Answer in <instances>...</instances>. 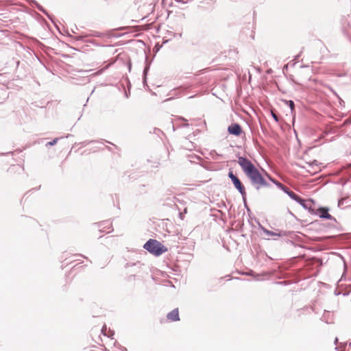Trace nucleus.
Returning <instances> with one entry per match:
<instances>
[{
	"instance_id": "obj_7",
	"label": "nucleus",
	"mask_w": 351,
	"mask_h": 351,
	"mask_svg": "<svg viewBox=\"0 0 351 351\" xmlns=\"http://www.w3.org/2000/svg\"><path fill=\"white\" fill-rule=\"evenodd\" d=\"M289 195L294 200L297 201L298 202H299L300 204H303L304 203V199H302L300 196H298V195H296L295 193H293V191H291V192H289L288 193Z\"/></svg>"
},
{
	"instance_id": "obj_6",
	"label": "nucleus",
	"mask_w": 351,
	"mask_h": 351,
	"mask_svg": "<svg viewBox=\"0 0 351 351\" xmlns=\"http://www.w3.org/2000/svg\"><path fill=\"white\" fill-rule=\"evenodd\" d=\"M317 213L319 215L320 217L331 219L332 216L328 213V210L326 208H320L317 210Z\"/></svg>"
},
{
	"instance_id": "obj_5",
	"label": "nucleus",
	"mask_w": 351,
	"mask_h": 351,
	"mask_svg": "<svg viewBox=\"0 0 351 351\" xmlns=\"http://www.w3.org/2000/svg\"><path fill=\"white\" fill-rule=\"evenodd\" d=\"M167 318L170 322H177L180 320V316H179V311L178 308H174L171 312H169L167 315Z\"/></svg>"
},
{
	"instance_id": "obj_9",
	"label": "nucleus",
	"mask_w": 351,
	"mask_h": 351,
	"mask_svg": "<svg viewBox=\"0 0 351 351\" xmlns=\"http://www.w3.org/2000/svg\"><path fill=\"white\" fill-rule=\"evenodd\" d=\"M105 224H107V226H108V230L106 232H110L111 230L112 226H111V223L108 221L102 222V223H99L98 227L100 228H101V226L103 225H105Z\"/></svg>"
},
{
	"instance_id": "obj_12",
	"label": "nucleus",
	"mask_w": 351,
	"mask_h": 351,
	"mask_svg": "<svg viewBox=\"0 0 351 351\" xmlns=\"http://www.w3.org/2000/svg\"><path fill=\"white\" fill-rule=\"evenodd\" d=\"M56 142H57V139H55V140H53V141H50V142L47 143V145H55V144L56 143Z\"/></svg>"
},
{
	"instance_id": "obj_4",
	"label": "nucleus",
	"mask_w": 351,
	"mask_h": 351,
	"mask_svg": "<svg viewBox=\"0 0 351 351\" xmlns=\"http://www.w3.org/2000/svg\"><path fill=\"white\" fill-rule=\"evenodd\" d=\"M228 132L230 134L239 136L242 133V128L238 123H232L228 126Z\"/></svg>"
},
{
	"instance_id": "obj_1",
	"label": "nucleus",
	"mask_w": 351,
	"mask_h": 351,
	"mask_svg": "<svg viewBox=\"0 0 351 351\" xmlns=\"http://www.w3.org/2000/svg\"><path fill=\"white\" fill-rule=\"evenodd\" d=\"M237 162L244 173L257 189L266 185V181L262 174L250 160L241 156L239 157Z\"/></svg>"
},
{
	"instance_id": "obj_14",
	"label": "nucleus",
	"mask_w": 351,
	"mask_h": 351,
	"mask_svg": "<svg viewBox=\"0 0 351 351\" xmlns=\"http://www.w3.org/2000/svg\"><path fill=\"white\" fill-rule=\"evenodd\" d=\"M119 351H128L125 348H120Z\"/></svg>"
},
{
	"instance_id": "obj_8",
	"label": "nucleus",
	"mask_w": 351,
	"mask_h": 351,
	"mask_svg": "<svg viewBox=\"0 0 351 351\" xmlns=\"http://www.w3.org/2000/svg\"><path fill=\"white\" fill-rule=\"evenodd\" d=\"M21 170L22 169L19 165H13L8 169V172L10 174H15L16 173H19Z\"/></svg>"
},
{
	"instance_id": "obj_11",
	"label": "nucleus",
	"mask_w": 351,
	"mask_h": 351,
	"mask_svg": "<svg viewBox=\"0 0 351 351\" xmlns=\"http://www.w3.org/2000/svg\"><path fill=\"white\" fill-rule=\"evenodd\" d=\"M287 103L289 104L290 108L291 109V110H293L294 109V103L293 101L291 100H289L288 101H287Z\"/></svg>"
},
{
	"instance_id": "obj_10",
	"label": "nucleus",
	"mask_w": 351,
	"mask_h": 351,
	"mask_svg": "<svg viewBox=\"0 0 351 351\" xmlns=\"http://www.w3.org/2000/svg\"><path fill=\"white\" fill-rule=\"evenodd\" d=\"M300 204L302 205L305 208H308V207L311 206V203L310 202H306L304 200V203Z\"/></svg>"
},
{
	"instance_id": "obj_3",
	"label": "nucleus",
	"mask_w": 351,
	"mask_h": 351,
	"mask_svg": "<svg viewBox=\"0 0 351 351\" xmlns=\"http://www.w3.org/2000/svg\"><path fill=\"white\" fill-rule=\"evenodd\" d=\"M228 176L231 179L235 188L240 192V193L243 195H245V187L241 182L240 180L236 176L234 175V173L232 171H230L228 173Z\"/></svg>"
},
{
	"instance_id": "obj_2",
	"label": "nucleus",
	"mask_w": 351,
	"mask_h": 351,
	"mask_svg": "<svg viewBox=\"0 0 351 351\" xmlns=\"http://www.w3.org/2000/svg\"><path fill=\"white\" fill-rule=\"evenodd\" d=\"M144 248L155 256H160L167 251L166 247L155 239H149L144 245Z\"/></svg>"
},
{
	"instance_id": "obj_13",
	"label": "nucleus",
	"mask_w": 351,
	"mask_h": 351,
	"mask_svg": "<svg viewBox=\"0 0 351 351\" xmlns=\"http://www.w3.org/2000/svg\"><path fill=\"white\" fill-rule=\"evenodd\" d=\"M271 114H272V117H274V119H275V121H278V118L277 115L274 112H271Z\"/></svg>"
}]
</instances>
